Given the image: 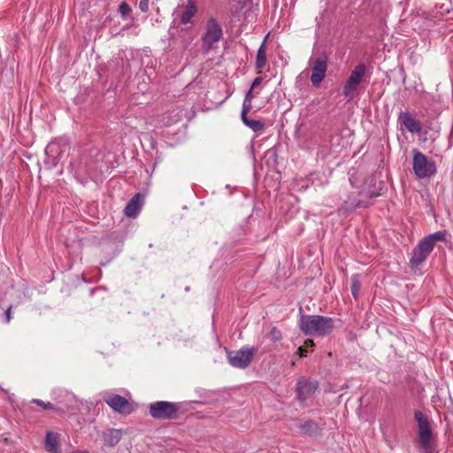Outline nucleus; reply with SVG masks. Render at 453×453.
Returning <instances> with one entry per match:
<instances>
[{"mask_svg":"<svg viewBox=\"0 0 453 453\" xmlns=\"http://www.w3.org/2000/svg\"><path fill=\"white\" fill-rule=\"evenodd\" d=\"M299 327L305 335L323 337L335 327L333 319L319 315H302Z\"/></svg>","mask_w":453,"mask_h":453,"instance_id":"nucleus-1","label":"nucleus"},{"mask_svg":"<svg viewBox=\"0 0 453 453\" xmlns=\"http://www.w3.org/2000/svg\"><path fill=\"white\" fill-rule=\"evenodd\" d=\"M418 423V443L426 452H431L434 447V434L427 418L419 411H415Z\"/></svg>","mask_w":453,"mask_h":453,"instance_id":"nucleus-2","label":"nucleus"},{"mask_svg":"<svg viewBox=\"0 0 453 453\" xmlns=\"http://www.w3.org/2000/svg\"><path fill=\"white\" fill-rule=\"evenodd\" d=\"M180 404L167 401H158L149 407L150 414L157 419H174L178 417Z\"/></svg>","mask_w":453,"mask_h":453,"instance_id":"nucleus-3","label":"nucleus"},{"mask_svg":"<svg viewBox=\"0 0 453 453\" xmlns=\"http://www.w3.org/2000/svg\"><path fill=\"white\" fill-rule=\"evenodd\" d=\"M412 167L414 173L419 179L429 178L436 173V166L434 161L429 160L426 156L417 150H413Z\"/></svg>","mask_w":453,"mask_h":453,"instance_id":"nucleus-4","label":"nucleus"},{"mask_svg":"<svg viewBox=\"0 0 453 453\" xmlns=\"http://www.w3.org/2000/svg\"><path fill=\"white\" fill-rule=\"evenodd\" d=\"M222 35L219 23L214 18L209 19L205 26V33L202 37L203 49L205 51L211 50L214 44L220 41Z\"/></svg>","mask_w":453,"mask_h":453,"instance_id":"nucleus-5","label":"nucleus"},{"mask_svg":"<svg viewBox=\"0 0 453 453\" xmlns=\"http://www.w3.org/2000/svg\"><path fill=\"white\" fill-rule=\"evenodd\" d=\"M365 73V65L363 64L355 66L349 77L345 82L342 93L345 97L352 99Z\"/></svg>","mask_w":453,"mask_h":453,"instance_id":"nucleus-6","label":"nucleus"},{"mask_svg":"<svg viewBox=\"0 0 453 453\" xmlns=\"http://www.w3.org/2000/svg\"><path fill=\"white\" fill-rule=\"evenodd\" d=\"M310 64H312L311 81L314 86H319L326 76L327 68V56L322 52L316 58H310Z\"/></svg>","mask_w":453,"mask_h":453,"instance_id":"nucleus-7","label":"nucleus"},{"mask_svg":"<svg viewBox=\"0 0 453 453\" xmlns=\"http://www.w3.org/2000/svg\"><path fill=\"white\" fill-rule=\"evenodd\" d=\"M255 352V349L250 348H242L237 351H228L227 359L232 366L243 369L251 363Z\"/></svg>","mask_w":453,"mask_h":453,"instance_id":"nucleus-8","label":"nucleus"},{"mask_svg":"<svg viewBox=\"0 0 453 453\" xmlns=\"http://www.w3.org/2000/svg\"><path fill=\"white\" fill-rule=\"evenodd\" d=\"M104 401L114 411L121 414H129L133 411L131 403L119 395H109Z\"/></svg>","mask_w":453,"mask_h":453,"instance_id":"nucleus-9","label":"nucleus"},{"mask_svg":"<svg viewBox=\"0 0 453 453\" xmlns=\"http://www.w3.org/2000/svg\"><path fill=\"white\" fill-rule=\"evenodd\" d=\"M433 250L430 243L426 242L424 239L419 242L418 246L414 249L413 254L411 259V264L413 266H418L423 263L428 255Z\"/></svg>","mask_w":453,"mask_h":453,"instance_id":"nucleus-10","label":"nucleus"},{"mask_svg":"<svg viewBox=\"0 0 453 453\" xmlns=\"http://www.w3.org/2000/svg\"><path fill=\"white\" fill-rule=\"evenodd\" d=\"M123 432L120 429H107L103 432L102 437L105 446L115 447L121 440Z\"/></svg>","mask_w":453,"mask_h":453,"instance_id":"nucleus-11","label":"nucleus"},{"mask_svg":"<svg viewBox=\"0 0 453 453\" xmlns=\"http://www.w3.org/2000/svg\"><path fill=\"white\" fill-rule=\"evenodd\" d=\"M317 388V385L310 380L302 379L297 382L296 391L299 398L304 400L309 395L313 393Z\"/></svg>","mask_w":453,"mask_h":453,"instance_id":"nucleus-12","label":"nucleus"},{"mask_svg":"<svg viewBox=\"0 0 453 453\" xmlns=\"http://www.w3.org/2000/svg\"><path fill=\"white\" fill-rule=\"evenodd\" d=\"M45 449L50 453H61L59 434L58 433L50 431L46 433Z\"/></svg>","mask_w":453,"mask_h":453,"instance_id":"nucleus-13","label":"nucleus"},{"mask_svg":"<svg viewBox=\"0 0 453 453\" xmlns=\"http://www.w3.org/2000/svg\"><path fill=\"white\" fill-rule=\"evenodd\" d=\"M398 121L403 127L411 133H419L421 130L420 123L411 115H400Z\"/></svg>","mask_w":453,"mask_h":453,"instance_id":"nucleus-14","label":"nucleus"},{"mask_svg":"<svg viewBox=\"0 0 453 453\" xmlns=\"http://www.w3.org/2000/svg\"><path fill=\"white\" fill-rule=\"evenodd\" d=\"M142 204V197L140 194H136L127 203L125 208V213L128 217H135L139 212Z\"/></svg>","mask_w":453,"mask_h":453,"instance_id":"nucleus-15","label":"nucleus"},{"mask_svg":"<svg viewBox=\"0 0 453 453\" xmlns=\"http://www.w3.org/2000/svg\"><path fill=\"white\" fill-rule=\"evenodd\" d=\"M196 11H197V9H196V4L193 1L188 0L187 5L184 6V10L181 13V18H180L181 23L182 24L190 23L192 21V18L196 13Z\"/></svg>","mask_w":453,"mask_h":453,"instance_id":"nucleus-16","label":"nucleus"},{"mask_svg":"<svg viewBox=\"0 0 453 453\" xmlns=\"http://www.w3.org/2000/svg\"><path fill=\"white\" fill-rule=\"evenodd\" d=\"M244 124L254 132H260L265 128V124L259 119H256L252 115H241Z\"/></svg>","mask_w":453,"mask_h":453,"instance_id":"nucleus-17","label":"nucleus"},{"mask_svg":"<svg viewBox=\"0 0 453 453\" xmlns=\"http://www.w3.org/2000/svg\"><path fill=\"white\" fill-rule=\"evenodd\" d=\"M266 38H267V36L265 38L262 45L259 47L257 53L256 67L258 69L264 68L266 65L267 58H266V49H265V45Z\"/></svg>","mask_w":453,"mask_h":453,"instance_id":"nucleus-18","label":"nucleus"},{"mask_svg":"<svg viewBox=\"0 0 453 453\" xmlns=\"http://www.w3.org/2000/svg\"><path fill=\"white\" fill-rule=\"evenodd\" d=\"M446 232L444 231H439L436 233H434L427 237L424 238L426 242L431 244L432 248L434 249V244L436 242H441L445 240Z\"/></svg>","mask_w":453,"mask_h":453,"instance_id":"nucleus-19","label":"nucleus"},{"mask_svg":"<svg viewBox=\"0 0 453 453\" xmlns=\"http://www.w3.org/2000/svg\"><path fill=\"white\" fill-rule=\"evenodd\" d=\"M314 347V342L311 339H307L304 342V344L303 346H300L297 349L298 355L300 357H305L306 353L308 351V349H312Z\"/></svg>","mask_w":453,"mask_h":453,"instance_id":"nucleus-20","label":"nucleus"},{"mask_svg":"<svg viewBox=\"0 0 453 453\" xmlns=\"http://www.w3.org/2000/svg\"><path fill=\"white\" fill-rule=\"evenodd\" d=\"M119 12L121 14V16L125 18L131 13L132 10L131 7L126 2H122L119 6Z\"/></svg>","mask_w":453,"mask_h":453,"instance_id":"nucleus-21","label":"nucleus"},{"mask_svg":"<svg viewBox=\"0 0 453 453\" xmlns=\"http://www.w3.org/2000/svg\"><path fill=\"white\" fill-rule=\"evenodd\" d=\"M269 336H270L271 340H273L274 342L280 341L282 337L280 331L278 330L276 327H272V329L269 333Z\"/></svg>","mask_w":453,"mask_h":453,"instance_id":"nucleus-22","label":"nucleus"},{"mask_svg":"<svg viewBox=\"0 0 453 453\" xmlns=\"http://www.w3.org/2000/svg\"><path fill=\"white\" fill-rule=\"evenodd\" d=\"M32 402L36 403L37 405H39L40 407H42L44 410H54V406L50 403H45L40 399H33Z\"/></svg>","mask_w":453,"mask_h":453,"instance_id":"nucleus-23","label":"nucleus"},{"mask_svg":"<svg viewBox=\"0 0 453 453\" xmlns=\"http://www.w3.org/2000/svg\"><path fill=\"white\" fill-rule=\"evenodd\" d=\"M360 288L359 282L357 279V276L352 278V285H351V292L355 298H357V292Z\"/></svg>","mask_w":453,"mask_h":453,"instance_id":"nucleus-24","label":"nucleus"},{"mask_svg":"<svg viewBox=\"0 0 453 453\" xmlns=\"http://www.w3.org/2000/svg\"><path fill=\"white\" fill-rule=\"evenodd\" d=\"M149 3L150 0H141L139 3V8L142 12H147L149 11Z\"/></svg>","mask_w":453,"mask_h":453,"instance_id":"nucleus-25","label":"nucleus"},{"mask_svg":"<svg viewBox=\"0 0 453 453\" xmlns=\"http://www.w3.org/2000/svg\"><path fill=\"white\" fill-rule=\"evenodd\" d=\"M314 426L315 425L312 422H307L302 426V430L303 433L308 434L312 430Z\"/></svg>","mask_w":453,"mask_h":453,"instance_id":"nucleus-26","label":"nucleus"},{"mask_svg":"<svg viewBox=\"0 0 453 453\" xmlns=\"http://www.w3.org/2000/svg\"><path fill=\"white\" fill-rule=\"evenodd\" d=\"M57 148H58V143L51 142L46 147V153L48 154V153L53 152L54 150H56Z\"/></svg>","mask_w":453,"mask_h":453,"instance_id":"nucleus-27","label":"nucleus"},{"mask_svg":"<svg viewBox=\"0 0 453 453\" xmlns=\"http://www.w3.org/2000/svg\"><path fill=\"white\" fill-rule=\"evenodd\" d=\"M250 96H251V90H250V91L248 92L247 96H246V99H245L244 104H243V109H242V113H247V112L250 111V109L248 108V106H246V101H247V99H248V97H249Z\"/></svg>","mask_w":453,"mask_h":453,"instance_id":"nucleus-28","label":"nucleus"},{"mask_svg":"<svg viewBox=\"0 0 453 453\" xmlns=\"http://www.w3.org/2000/svg\"><path fill=\"white\" fill-rule=\"evenodd\" d=\"M6 315V321L9 323L12 319V306H10L5 312Z\"/></svg>","mask_w":453,"mask_h":453,"instance_id":"nucleus-29","label":"nucleus"},{"mask_svg":"<svg viewBox=\"0 0 453 453\" xmlns=\"http://www.w3.org/2000/svg\"><path fill=\"white\" fill-rule=\"evenodd\" d=\"M259 81H260V79H259V78H257V79L254 81V82H253V84H252V87H254V86H256L257 84H258V83H259Z\"/></svg>","mask_w":453,"mask_h":453,"instance_id":"nucleus-30","label":"nucleus"},{"mask_svg":"<svg viewBox=\"0 0 453 453\" xmlns=\"http://www.w3.org/2000/svg\"><path fill=\"white\" fill-rule=\"evenodd\" d=\"M73 453H88V451H87V450H80V451H75Z\"/></svg>","mask_w":453,"mask_h":453,"instance_id":"nucleus-31","label":"nucleus"}]
</instances>
